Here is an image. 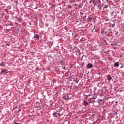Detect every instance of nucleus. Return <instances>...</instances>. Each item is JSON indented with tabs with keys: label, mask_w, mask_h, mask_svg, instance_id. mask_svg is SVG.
Here are the masks:
<instances>
[{
	"label": "nucleus",
	"mask_w": 124,
	"mask_h": 124,
	"mask_svg": "<svg viewBox=\"0 0 124 124\" xmlns=\"http://www.w3.org/2000/svg\"><path fill=\"white\" fill-rule=\"evenodd\" d=\"M108 7L109 6L108 5H104L103 10H104L106 8H108Z\"/></svg>",
	"instance_id": "12"
},
{
	"label": "nucleus",
	"mask_w": 124,
	"mask_h": 124,
	"mask_svg": "<svg viewBox=\"0 0 124 124\" xmlns=\"http://www.w3.org/2000/svg\"><path fill=\"white\" fill-rule=\"evenodd\" d=\"M112 28H114V27H115V24H112Z\"/></svg>",
	"instance_id": "26"
},
{
	"label": "nucleus",
	"mask_w": 124,
	"mask_h": 124,
	"mask_svg": "<svg viewBox=\"0 0 124 124\" xmlns=\"http://www.w3.org/2000/svg\"><path fill=\"white\" fill-rule=\"evenodd\" d=\"M35 108H37L38 110H40V106H36Z\"/></svg>",
	"instance_id": "17"
},
{
	"label": "nucleus",
	"mask_w": 124,
	"mask_h": 124,
	"mask_svg": "<svg viewBox=\"0 0 124 124\" xmlns=\"http://www.w3.org/2000/svg\"><path fill=\"white\" fill-rule=\"evenodd\" d=\"M39 35L36 34L33 37V38H35V40H38L39 39Z\"/></svg>",
	"instance_id": "4"
},
{
	"label": "nucleus",
	"mask_w": 124,
	"mask_h": 124,
	"mask_svg": "<svg viewBox=\"0 0 124 124\" xmlns=\"http://www.w3.org/2000/svg\"><path fill=\"white\" fill-rule=\"evenodd\" d=\"M90 99H95V98H94V97H93L92 98H90Z\"/></svg>",
	"instance_id": "25"
},
{
	"label": "nucleus",
	"mask_w": 124,
	"mask_h": 124,
	"mask_svg": "<svg viewBox=\"0 0 124 124\" xmlns=\"http://www.w3.org/2000/svg\"><path fill=\"white\" fill-rule=\"evenodd\" d=\"M63 99L65 100H68L69 97L68 95L64 96L63 97Z\"/></svg>",
	"instance_id": "11"
},
{
	"label": "nucleus",
	"mask_w": 124,
	"mask_h": 124,
	"mask_svg": "<svg viewBox=\"0 0 124 124\" xmlns=\"http://www.w3.org/2000/svg\"><path fill=\"white\" fill-rule=\"evenodd\" d=\"M114 13L116 14V12H114V11L110 13V15H111V16L112 17H113V16H114Z\"/></svg>",
	"instance_id": "15"
},
{
	"label": "nucleus",
	"mask_w": 124,
	"mask_h": 124,
	"mask_svg": "<svg viewBox=\"0 0 124 124\" xmlns=\"http://www.w3.org/2000/svg\"><path fill=\"white\" fill-rule=\"evenodd\" d=\"M50 42L51 44H53V41H51V42Z\"/></svg>",
	"instance_id": "28"
},
{
	"label": "nucleus",
	"mask_w": 124,
	"mask_h": 124,
	"mask_svg": "<svg viewBox=\"0 0 124 124\" xmlns=\"http://www.w3.org/2000/svg\"><path fill=\"white\" fill-rule=\"evenodd\" d=\"M5 65H6V62H1V63H0V66H1V67H4Z\"/></svg>",
	"instance_id": "6"
},
{
	"label": "nucleus",
	"mask_w": 124,
	"mask_h": 124,
	"mask_svg": "<svg viewBox=\"0 0 124 124\" xmlns=\"http://www.w3.org/2000/svg\"><path fill=\"white\" fill-rule=\"evenodd\" d=\"M73 81L76 84H78V83H79V80H78V79H74Z\"/></svg>",
	"instance_id": "13"
},
{
	"label": "nucleus",
	"mask_w": 124,
	"mask_h": 124,
	"mask_svg": "<svg viewBox=\"0 0 124 124\" xmlns=\"http://www.w3.org/2000/svg\"><path fill=\"white\" fill-rule=\"evenodd\" d=\"M121 14H123V12H122Z\"/></svg>",
	"instance_id": "40"
},
{
	"label": "nucleus",
	"mask_w": 124,
	"mask_h": 124,
	"mask_svg": "<svg viewBox=\"0 0 124 124\" xmlns=\"http://www.w3.org/2000/svg\"><path fill=\"white\" fill-rule=\"evenodd\" d=\"M112 29L111 28H108L105 31V34H108L110 31H111Z\"/></svg>",
	"instance_id": "3"
},
{
	"label": "nucleus",
	"mask_w": 124,
	"mask_h": 124,
	"mask_svg": "<svg viewBox=\"0 0 124 124\" xmlns=\"http://www.w3.org/2000/svg\"><path fill=\"white\" fill-rule=\"evenodd\" d=\"M93 0H91L90 1H89V3L91 4V3H93Z\"/></svg>",
	"instance_id": "21"
},
{
	"label": "nucleus",
	"mask_w": 124,
	"mask_h": 124,
	"mask_svg": "<svg viewBox=\"0 0 124 124\" xmlns=\"http://www.w3.org/2000/svg\"><path fill=\"white\" fill-rule=\"evenodd\" d=\"M63 69H64V70H65V68H63Z\"/></svg>",
	"instance_id": "36"
},
{
	"label": "nucleus",
	"mask_w": 124,
	"mask_h": 124,
	"mask_svg": "<svg viewBox=\"0 0 124 124\" xmlns=\"http://www.w3.org/2000/svg\"><path fill=\"white\" fill-rule=\"evenodd\" d=\"M111 46H113V44H111Z\"/></svg>",
	"instance_id": "38"
},
{
	"label": "nucleus",
	"mask_w": 124,
	"mask_h": 124,
	"mask_svg": "<svg viewBox=\"0 0 124 124\" xmlns=\"http://www.w3.org/2000/svg\"><path fill=\"white\" fill-rule=\"evenodd\" d=\"M101 5V1L100 0H95V5H96L97 7L100 8L99 6Z\"/></svg>",
	"instance_id": "2"
},
{
	"label": "nucleus",
	"mask_w": 124,
	"mask_h": 124,
	"mask_svg": "<svg viewBox=\"0 0 124 124\" xmlns=\"http://www.w3.org/2000/svg\"><path fill=\"white\" fill-rule=\"evenodd\" d=\"M45 27H49V24H48V23H46V24H45Z\"/></svg>",
	"instance_id": "20"
},
{
	"label": "nucleus",
	"mask_w": 124,
	"mask_h": 124,
	"mask_svg": "<svg viewBox=\"0 0 124 124\" xmlns=\"http://www.w3.org/2000/svg\"><path fill=\"white\" fill-rule=\"evenodd\" d=\"M107 21H109V19L108 18L106 20V22H107Z\"/></svg>",
	"instance_id": "29"
},
{
	"label": "nucleus",
	"mask_w": 124,
	"mask_h": 124,
	"mask_svg": "<svg viewBox=\"0 0 124 124\" xmlns=\"http://www.w3.org/2000/svg\"><path fill=\"white\" fill-rule=\"evenodd\" d=\"M83 5H84V3H81L80 4V5H78V7H80V8H82V7H83Z\"/></svg>",
	"instance_id": "14"
},
{
	"label": "nucleus",
	"mask_w": 124,
	"mask_h": 124,
	"mask_svg": "<svg viewBox=\"0 0 124 124\" xmlns=\"http://www.w3.org/2000/svg\"><path fill=\"white\" fill-rule=\"evenodd\" d=\"M38 8V7L37 6V4H36V6L35 8H34V9H37Z\"/></svg>",
	"instance_id": "23"
},
{
	"label": "nucleus",
	"mask_w": 124,
	"mask_h": 124,
	"mask_svg": "<svg viewBox=\"0 0 124 124\" xmlns=\"http://www.w3.org/2000/svg\"><path fill=\"white\" fill-rule=\"evenodd\" d=\"M75 5H77V4H75Z\"/></svg>",
	"instance_id": "42"
},
{
	"label": "nucleus",
	"mask_w": 124,
	"mask_h": 124,
	"mask_svg": "<svg viewBox=\"0 0 124 124\" xmlns=\"http://www.w3.org/2000/svg\"><path fill=\"white\" fill-rule=\"evenodd\" d=\"M118 1H120V0L116 1V2H118Z\"/></svg>",
	"instance_id": "34"
},
{
	"label": "nucleus",
	"mask_w": 124,
	"mask_h": 124,
	"mask_svg": "<svg viewBox=\"0 0 124 124\" xmlns=\"http://www.w3.org/2000/svg\"><path fill=\"white\" fill-rule=\"evenodd\" d=\"M87 68L88 69H90L93 67V64L92 63H88L87 65L86 66Z\"/></svg>",
	"instance_id": "7"
},
{
	"label": "nucleus",
	"mask_w": 124,
	"mask_h": 124,
	"mask_svg": "<svg viewBox=\"0 0 124 124\" xmlns=\"http://www.w3.org/2000/svg\"><path fill=\"white\" fill-rule=\"evenodd\" d=\"M83 57H84V55H82L81 61H82V60H83Z\"/></svg>",
	"instance_id": "33"
},
{
	"label": "nucleus",
	"mask_w": 124,
	"mask_h": 124,
	"mask_svg": "<svg viewBox=\"0 0 124 124\" xmlns=\"http://www.w3.org/2000/svg\"><path fill=\"white\" fill-rule=\"evenodd\" d=\"M20 111H21V109H19L18 112H20Z\"/></svg>",
	"instance_id": "31"
},
{
	"label": "nucleus",
	"mask_w": 124,
	"mask_h": 124,
	"mask_svg": "<svg viewBox=\"0 0 124 124\" xmlns=\"http://www.w3.org/2000/svg\"><path fill=\"white\" fill-rule=\"evenodd\" d=\"M107 78L108 81H111V80H112V78L111 77V76L110 75H108L107 76Z\"/></svg>",
	"instance_id": "9"
},
{
	"label": "nucleus",
	"mask_w": 124,
	"mask_h": 124,
	"mask_svg": "<svg viewBox=\"0 0 124 124\" xmlns=\"http://www.w3.org/2000/svg\"><path fill=\"white\" fill-rule=\"evenodd\" d=\"M124 68V66H122L120 67V68Z\"/></svg>",
	"instance_id": "30"
},
{
	"label": "nucleus",
	"mask_w": 124,
	"mask_h": 124,
	"mask_svg": "<svg viewBox=\"0 0 124 124\" xmlns=\"http://www.w3.org/2000/svg\"><path fill=\"white\" fill-rule=\"evenodd\" d=\"M16 124H19V123H16Z\"/></svg>",
	"instance_id": "41"
},
{
	"label": "nucleus",
	"mask_w": 124,
	"mask_h": 124,
	"mask_svg": "<svg viewBox=\"0 0 124 124\" xmlns=\"http://www.w3.org/2000/svg\"><path fill=\"white\" fill-rule=\"evenodd\" d=\"M93 3L94 4V6H95V0H93Z\"/></svg>",
	"instance_id": "18"
},
{
	"label": "nucleus",
	"mask_w": 124,
	"mask_h": 124,
	"mask_svg": "<svg viewBox=\"0 0 124 124\" xmlns=\"http://www.w3.org/2000/svg\"><path fill=\"white\" fill-rule=\"evenodd\" d=\"M101 92H102V90H100Z\"/></svg>",
	"instance_id": "39"
},
{
	"label": "nucleus",
	"mask_w": 124,
	"mask_h": 124,
	"mask_svg": "<svg viewBox=\"0 0 124 124\" xmlns=\"http://www.w3.org/2000/svg\"><path fill=\"white\" fill-rule=\"evenodd\" d=\"M32 7V6H33V4H31V5H29L28 7Z\"/></svg>",
	"instance_id": "22"
},
{
	"label": "nucleus",
	"mask_w": 124,
	"mask_h": 124,
	"mask_svg": "<svg viewBox=\"0 0 124 124\" xmlns=\"http://www.w3.org/2000/svg\"><path fill=\"white\" fill-rule=\"evenodd\" d=\"M16 108H18V107H15L14 108V109H16Z\"/></svg>",
	"instance_id": "32"
},
{
	"label": "nucleus",
	"mask_w": 124,
	"mask_h": 124,
	"mask_svg": "<svg viewBox=\"0 0 124 124\" xmlns=\"http://www.w3.org/2000/svg\"><path fill=\"white\" fill-rule=\"evenodd\" d=\"M0 74H2L1 73V72H0Z\"/></svg>",
	"instance_id": "37"
},
{
	"label": "nucleus",
	"mask_w": 124,
	"mask_h": 124,
	"mask_svg": "<svg viewBox=\"0 0 124 124\" xmlns=\"http://www.w3.org/2000/svg\"><path fill=\"white\" fill-rule=\"evenodd\" d=\"M61 110H57L56 111H54V112L52 114L53 118H58V117H61V113H60Z\"/></svg>",
	"instance_id": "1"
},
{
	"label": "nucleus",
	"mask_w": 124,
	"mask_h": 124,
	"mask_svg": "<svg viewBox=\"0 0 124 124\" xmlns=\"http://www.w3.org/2000/svg\"><path fill=\"white\" fill-rule=\"evenodd\" d=\"M81 0H77V1H80Z\"/></svg>",
	"instance_id": "35"
},
{
	"label": "nucleus",
	"mask_w": 124,
	"mask_h": 124,
	"mask_svg": "<svg viewBox=\"0 0 124 124\" xmlns=\"http://www.w3.org/2000/svg\"><path fill=\"white\" fill-rule=\"evenodd\" d=\"M1 69V73L2 74H5V73H8L7 70L3 69Z\"/></svg>",
	"instance_id": "5"
},
{
	"label": "nucleus",
	"mask_w": 124,
	"mask_h": 124,
	"mask_svg": "<svg viewBox=\"0 0 124 124\" xmlns=\"http://www.w3.org/2000/svg\"><path fill=\"white\" fill-rule=\"evenodd\" d=\"M118 32L116 31V33H115V35H117V34H118Z\"/></svg>",
	"instance_id": "27"
},
{
	"label": "nucleus",
	"mask_w": 124,
	"mask_h": 124,
	"mask_svg": "<svg viewBox=\"0 0 124 124\" xmlns=\"http://www.w3.org/2000/svg\"><path fill=\"white\" fill-rule=\"evenodd\" d=\"M95 31L96 32H97V31H99V29H98V28H95Z\"/></svg>",
	"instance_id": "16"
},
{
	"label": "nucleus",
	"mask_w": 124,
	"mask_h": 124,
	"mask_svg": "<svg viewBox=\"0 0 124 124\" xmlns=\"http://www.w3.org/2000/svg\"><path fill=\"white\" fill-rule=\"evenodd\" d=\"M83 105L86 107V106H88L89 105V103L85 100L83 101Z\"/></svg>",
	"instance_id": "8"
},
{
	"label": "nucleus",
	"mask_w": 124,
	"mask_h": 124,
	"mask_svg": "<svg viewBox=\"0 0 124 124\" xmlns=\"http://www.w3.org/2000/svg\"><path fill=\"white\" fill-rule=\"evenodd\" d=\"M89 20H90V21H92V20H93V17H89Z\"/></svg>",
	"instance_id": "24"
},
{
	"label": "nucleus",
	"mask_w": 124,
	"mask_h": 124,
	"mask_svg": "<svg viewBox=\"0 0 124 124\" xmlns=\"http://www.w3.org/2000/svg\"><path fill=\"white\" fill-rule=\"evenodd\" d=\"M85 12H80V15H84V13Z\"/></svg>",
	"instance_id": "19"
},
{
	"label": "nucleus",
	"mask_w": 124,
	"mask_h": 124,
	"mask_svg": "<svg viewBox=\"0 0 124 124\" xmlns=\"http://www.w3.org/2000/svg\"><path fill=\"white\" fill-rule=\"evenodd\" d=\"M119 65H120L119 62H116L114 63V67H119Z\"/></svg>",
	"instance_id": "10"
}]
</instances>
